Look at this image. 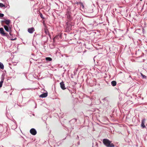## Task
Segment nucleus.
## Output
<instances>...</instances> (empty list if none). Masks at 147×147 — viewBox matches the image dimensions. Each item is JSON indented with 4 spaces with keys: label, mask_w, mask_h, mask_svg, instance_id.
I'll use <instances>...</instances> for the list:
<instances>
[{
    "label": "nucleus",
    "mask_w": 147,
    "mask_h": 147,
    "mask_svg": "<svg viewBox=\"0 0 147 147\" xmlns=\"http://www.w3.org/2000/svg\"><path fill=\"white\" fill-rule=\"evenodd\" d=\"M4 28L6 31L7 32H9V29L8 26L4 25Z\"/></svg>",
    "instance_id": "ddd939ff"
},
{
    "label": "nucleus",
    "mask_w": 147,
    "mask_h": 147,
    "mask_svg": "<svg viewBox=\"0 0 147 147\" xmlns=\"http://www.w3.org/2000/svg\"><path fill=\"white\" fill-rule=\"evenodd\" d=\"M140 1H142V0H140Z\"/></svg>",
    "instance_id": "7c9ffc66"
},
{
    "label": "nucleus",
    "mask_w": 147,
    "mask_h": 147,
    "mask_svg": "<svg viewBox=\"0 0 147 147\" xmlns=\"http://www.w3.org/2000/svg\"><path fill=\"white\" fill-rule=\"evenodd\" d=\"M47 96V93H44L40 96V97L41 98H45Z\"/></svg>",
    "instance_id": "9d476101"
},
{
    "label": "nucleus",
    "mask_w": 147,
    "mask_h": 147,
    "mask_svg": "<svg viewBox=\"0 0 147 147\" xmlns=\"http://www.w3.org/2000/svg\"><path fill=\"white\" fill-rule=\"evenodd\" d=\"M0 33L3 36H8L7 33L5 32L4 29L2 28H0Z\"/></svg>",
    "instance_id": "20e7f679"
},
{
    "label": "nucleus",
    "mask_w": 147,
    "mask_h": 147,
    "mask_svg": "<svg viewBox=\"0 0 147 147\" xmlns=\"http://www.w3.org/2000/svg\"><path fill=\"white\" fill-rule=\"evenodd\" d=\"M16 39V38H15L14 39H13V38H11V40H15Z\"/></svg>",
    "instance_id": "b1692460"
},
{
    "label": "nucleus",
    "mask_w": 147,
    "mask_h": 147,
    "mask_svg": "<svg viewBox=\"0 0 147 147\" xmlns=\"http://www.w3.org/2000/svg\"><path fill=\"white\" fill-rule=\"evenodd\" d=\"M78 145H79L80 144V142H78Z\"/></svg>",
    "instance_id": "a878e982"
},
{
    "label": "nucleus",
    "mask_w": 147,
    "mask_h": 147,
    "mask_svg": "<svg viewBox=\"0 0 147 147\" xmlns=\"http://www.w3.org/2000/svg\"><path fill=\"white\" fill-rule=\"evenodd\" d=\"M107 97L103 99V100H104L106 101L107 100Z\"/></svg>",
    "instance_id": "5701e85b"
},
{
    "label": "nucleus",
    "mask_w": 147,
    "mask_h": 147,
    "mask_svg": "<svg viewBox=\"0 0 147 147\" xmlns=\"http://www.w3.org/2000/svg\"><path fill=\"white\" fill-rule=\"evenodd\" d=\"M77 138L79 139V136H77Z\"/></svg>",
    "instance_id": "bb28decb"
},
{
    "label": "nucleus",
    "mask_w": 147,
    "mask_h": 147,
    "mask_svg": "<svg viewBox=\"0 0 147 147\" xmlns=\"http://www.w3.org/2000/svg\"><path fill=\"white\" fill-rule=\"evenodd\" d=\"M129 78H131V76L130 75H129Z\"/></svg>",
    "instance_id": "cd10ccee"
},
{
    "label": "nucleus",
    "mask_w": 147,
    "mask_h": 147,
    "mask_svg": "<svg viewBox=\"0 0 147 147\" xmlns=\"http://www.w3.org/2000/svg\"><path fill=\"white\" fill-rule=\"evenodd\" d=\"M30 133L33 135H35L37 133V132L34 128H32L30 130Z\"/></svg>",
    "instance_id": "39448f33"
},
{
    "label": "nucleus",
    "mask_w": 147,
    "mask_h": 147,
    "mask_svg": "<svg viewBox=\"0 0 147 147\" xmlns=\"http://www.w3.org/2000/svg\"><path fill=\"white\" fill-rule=\"evenodd\" d=\"M0 68L1 69H3L4 68V65L2 63L0 62Z\"/></svg>",
    "instance_id": "2eb2a0df"
},
{
    "label": "nucleus",
    "mask_w": 147,
    "mask_h": 147,
    "mask_svg": "<svg viewBox=\"0 0 147 147\" xmlns=\"http://www.w3.org/2000/svg\"><path fill=\"white\" fill-rule=\"evenodd\" d=\"M145 119H143L142 120L141 127L142 128H144L146 127L145 125Z\"/></svg>",
    "instance_id": "0eeeda50"
},
{
    "label": "nucleus",
    "mask_w": 147,
    "mask_h": 147,
    "mask_svg": "<svg viewBox=\"0 0 147 147\" xmlns=\"http://www.w3.org/2000/svg\"><path fill=\"white\" fill-rule=\"evenodd\" d=\"M5 74H4L3 73L2 74L1 76V81H2L3 82H4V80L5 78Z\"/></svg>",
    "instance_id": "f8f14e48"
},
{
    "label": "nucleus",
    "mask_w": 147,
    "mask_h": 147,
    "mask_svg": "<svg viewBox=\"0 0 147 147\" xmlns=\"http://www.w3.org/2000/svg\"><path fill=\"white\" fill-rule=\"evenodd\" d=\"M34 31L35 29L33 27L29 28L28 29V32L30 34L32 33Z\"/></svg>",
    "instance_id": "6e6552de"
},
{
    "label": "nucleus",
    "mask_w": 147,
    "mask_h": 147,
    "mask_svg": "<svg viewBox=\"0 0 147 147\" xmlns=\"http://www.w3.org/2000/svg\"><path fill=\"white\" fill-rule=\"evenodd\" d=\"M2 23L5 22L6 24L9 26V24L10 23L11 21L9 20H2L1 21Z\"/></svg>",
    "instance_id": "1a4fd4ad"
},
{
    "label": "nucleus",
    "mask_w": 147,
    "mask_h": 147,
    "mask_svg": "<svg viewBox=\"0 0 147 147\" xmlns=\"http://www.w3.org/2000/svg\"><path fill=\"white\" fill-rule=\"evenodd\" d=\"M9 34H10V35H11L10 32V33H9Z\"/></svg>",
    "instance_id": "c85d7f7f"
},
{
    "label": "nucleus",
    "mask_w": 147,
    "mask_h": 147,
    "mask_svg": "<svg viewBox=\"0 0 147 147\" xmlns=\"http://www.w3.org/2000/svg\"><path fill=\"white\" fill-rule=\"evenodd\" d=\"M79 3H80V4L81 6L82 7V8L83 9H84V6L83 5V3H82L81 2H79Z\"/></svg>",
    "instance_id": "a211bd4d"
},
{
    "label": "nucleus",
    "mask_w": 147,
    "mask_h": 147,
    "mask_svg": "<svg viewBox=\"0 0 147 147\" xmlns=\"http://www.w3.org/2000/svg\"><path fill=\"white\" fill-rule=\"evenodd\" d=\"M40 17L42 18H43V19L44 18L42 14L41 13L40 14Z\"/></svg>",
    "instance_id": "4be33fe9"
},
{
    "label": "nucleus",
    "mask_w": 147,
    "mask_h": 147,
    "mask_svg": "<svg viewBox=\"0 0 147 147\" xmlns=\"http://www.w3.org/2000/svg\"><path fill=\"white\" fill-rule=\"evenodd\" d=\"M45 60L48 61H52V59L50 57H47L45 58Z\"/></svg>",
    "instance_id": "4468645a"
},
{
    "label": "nucleus",
    "mask_w": 147,
    "mask_h": 147,
    "mask_svg": "<svg viewBox=\"0 0 147 147\" xmlns=\"http://www.w3.org/2000/svg\"><path fill=\"white\" fill-rule=\"evenodd\" d=\"M4 15L3 14L0 13V17H3Z\"/></svg>",
    "instance_id": "412c9836"
},
{
    "label": "nucleus",
    "mask_w": 147,
    "mask_h": 147,
    "mask_svg": "<svg viewBox=\"0 0 147 147\" xmlns=\"http://www.w3.org/2000/svg\"><path fill=\"white\" fill-rule=\"evenodd\" d=\"M45 32L47 35H49V31L47 29H46L45 30Z\"/></svg>",
    "instance_id": "f3484780"
},
{
    "label": "nucleus",
    "mask_w": 147,
    "mask_h": 147,
    "mask_svg": "<svg viewBox=\"0 0 147 147\" xmlns=\"http://www.w3.org/2000/svg\"><path fill=\"white\" fill-rule=\"evenodd\" d=\"M61 35L58 34L54 37L53 39V41L54 42L59 41L61 40Z\"/></svg>",
    "instance_id": "7ed1b4c3"
},
{
    "label": "nucleus",
    "mask_w": 147,
    "mask_h": 147,
    "mask_svg": "<svg viewBox=\"0 0 147 147\" xmlns=\"http://www.w3.org/2000/svg\"><path fill=\"white\" fill-rule=\"evenodd\" d=\"M76 121H77V119H72V120H71L70 121L71 122L75 123V122H76Z\"/></svg>",
    "instance_id": "dca6fc26"
},
{
    "label": "nucleus",
    "mask_w": 147,
    "mask_h": 147,
    "mask_svg": "<svg viewBox=\"0 0 147 147\" xmlns=\"http://www.w3.org/2000/svg\"><path fill=\"white\" fill-rule=\"evenodd\" d=\"M41 37L42 38V36H41Z\"/></svg>",
    "instance_id": "c756f323"
},
{
    "label": "nucleus",
    "mask_w": 147,
    "mask_h": 147,
    "mask_svg": "<svg viewBox=\"0 0 147 147\" xmlns=\"http://www.w3.org/2000/svg\"><path fill=\"white\" fill-rule=\"evenodd\" d=\"M65 17L66 18L67 22H70L73 19V18L72 16V14L71 12V10L70 7H68L66 12L65 14Z\"/></svg>",
    "instance_id": "f257e3e1"
},
{
    "label": "nucleus",
    "mask_w": 147,
    "mask_h": 147,
    "mask_svg": "<svg viewBox=\"0 0 147 147\" xmlns=\"http://www.w3.org/2000/svg\"><path fill=\"white\" fill-rule=\"evenodd\" d=\"M60 87L62 90H64L66 88L65 87V84L62 81L61 82H60Z\"/></svg>",
    "instance_id": "423d86ee"
},
{
    "label": "nucleus",
    "mask_w": 147,
    "mask_h": 147,
    "mask_svg": "<svg viewBox=\"0 0 147 147\" xmlns=\"http://www.w3.org/2000/svg\"><path fill=\"white\" fill-rule=\"evenodd\" d=\"M141 75L143 78H146V76H145L142 73H141Z\"/></svg>",
    "instance_id": "aec40b11"
},
{
    "label": "nucleus",
    "mask_w": 147,
    "mask_h": 147,
    "mask_svg": "<svg viewBox=\"0 0 147 147\" xmlns=\"http://www.w3.org/2000/svg\"><path fill=\"white\" fill-rule=\"evenodd\" d=\"M5 6L3 5V3H0V7H2Z\"/></svg>",
    "instance_id": "6ab92c4d"
},
{
    "label": "nucleus",
    "mask_w": 147,
    "mask_h": 147,
    "mask_svg": "<svg viewBox=\"0 0 147 147\" xmlns=\"http://www.w3.org/2000/svg\"><path fill=\"white\" fill-rule=\"evenodd\" d=\"M79 3L80 4V3H79V2H76V4H77L78 5Z\"/></svg>",
    "instance_id": "393cba45"
},
{
    "label": "nucleus",
    "mask_w": 147,
    "mask_h": 147,
    "mask_svg": "<svg viewBox=\"0 0 147 147\" xmlns=\"http://www.w3.org/2000/svg\"><path fill=\"white\" fill-rule=\"evenodd\" d=\"M111 85L113 86H115L116 85L117 82L115 81H113L111 82Z\"/></svg>",
    "instance_id": "9b49d317"
},
{
    "label": "nucleus",
    "mask_w": 147,
    "mask_h": 147,
    "mask_svg": "<svg viewBox=\"0 0 147 147\" xmlns=\"http://www.w3.org/2000/svg\"><path fill=\"white\" fill-rule=\"evenodd\" d=\"M102 142L107 147H114L115 145L112 143V141L107 139H104Z\"/></svg>",
    "instance_id": "f03ea898"
}]
</instances>
